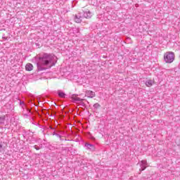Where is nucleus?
Listing matches in <instances>:
<instances>
[{"label":"nucleus","instance_id":"nucleus-1","mask_svg":"<svg viewBox=\"0 0 180 180\" xmlns=\"http://www.w3.org/2000/svg\"><path fill=\"white\" fill-rule=\"evenodd\" d=\"M57 63V57L51 53H43L38 59H37V71H44L47 69L46 65H49V68L56 65Z\"/></svg>","mask_w":180,"mask_h":180},{"label":"nucleus","instance_id":"nucleus-2","mask_svg":"<svg viewBox=\"0 0 180 180\" xmlns=\"http://www.w3.org/2000/svg\"><path fill=\"white\" fill-rule=\"evenodd\" d=\"M164 60L167 64L174 63V60H175V53H174V52H167L165 53Z\"/></svg>","mask_w":180,"mask_h":180},{"label":"nucleus","instance_id":"nucleus-3","mask_svg":"<svg viewBox=\"0 0 180 180\" xmlns=\"http://www.w3.org/2000/svg\"><path fill=\"white\" fill-rule=\"evenodd\" d=\"M27 112L30 113V115H32V120L34 122H32V124H35V126H39V124L37 122H35L36 118L37 117V115H39V112H37V110L34 108H27Z\"/></svg>","mask_w":180,"mask_h":180},{"label":"nucleus","instance_id":"nucleus-4","mask_svg":"<svg viewBox=\"0 0 180 180\" xmlns=\"http://www.w3.org/2000/svg\"><path fill=\"white\" fill-rule=\"evenodd\" d=\"M28 101L30 103H33L34 106H39V103H40V100L39 98H36L33 94L28 95Z\"/></svg>","mask_w":180,"mask_h":180},{"label":"nucleus","instance_id":"nucleus-5","mask_svg":"<svg viewBox=\"0 0 180 180\" xmlns=\"http://www.w3.org/2000/svg\"><path fill=\"white\" fill-rule=\"evenodd\" d=\"M140 165V169L139 171L141 172V171H144V169H146V168H147V160H141L139 163Z\"/></svg>","mask_w":180,"mask_h":180},{"label":"nucleus","instance_id":"nucleus-6","mask_svg":"<svg viewBox=\"0 0 180 180\" xmlns=\"http://www.w3.org/2000/svg\"><path fill=\"white\" fill-rule=\"evenodd\" d=\"M77 96H78V94H72L71 96V99H72L74 102H79V103L82 102V101H86L85 99L79 98Z\"/></svg>","mask_w":180,"mask_h":180},{"label":"nucleus","instance_id":"nucleus-7","mask_svg":"<svg viewBox=\"0 0 180 180\" xmlns=\"http://www.w3.org/2000/svg\"><path fill=\"white\" fill-rule=\"evenodd\" d=\"M84 147H86V150H90V151H95V145L89 143H85Z\"/></svg>","mask_w":180,"mask_h":180},{"label":"nucleus","instance_id":"nucleus-8","mask_svg":"<svg viewBox=\"0 0 180 180\" xmlns=\"http://www.w3.org/2000/svg\"><path fill=\"white\" fill-rule=\"evenodd\" d=\"M95 92L91 90H86L85 96H87V98H95Z\"/></svg>","mask_w":180,"mask_h":180},{"label":"nucleus","instance_id":"nucleus-9","mask_svg":"<svg viewBox=\"0 0 180 180\" xmlns=\"http://www.w3.org/2000/svg\"><path fill=\"white\" fill-rule=\"evenodd\" d=\"M74 19L76 23H81V22H82V16H81V14L75 15Z\"/></svg>","mask_w":180,"mask_h":180},{"label":"nucleus","instance_id":"nucleus-10","mask_svg":"<svg viewBox=\"0 0 180 180\" xmlns=\"http://www.w3.org/2000/svg\"><path fill=\"white\" fill-rule=\"evenodd\" d=\"M84 18H86V19H91V18H92V13L91 11L84 12Z\"/></svg>","mask_w":180,"mask_h":180},{"label":"nucleus","instance_id":"nucleus-11","mask_svg":"<svg viewBox=\"0 0 180 180\" xmlns=\"http://www.w3.org/2000/svg\"><path fill=\"white\" fill-rule=\"evenodd\" d=\"M58 96H59V98H65V96H67V94H65V93H64L63 91L58 90Z\"/></svg>","mask_w":180,"mask_h":180},{"label":"nucleus","instance_id":"nucleus-12","mask_svg":"<svg viewBox=\"0 0 180 180\" xmlns=\"http://www.w3.org/2000/svg\"><path fill=\"white\" fill-rule=\"evenodd\" d=\"M25 70L26 71H32L33 70V65L32 63H27L25 65Z\"/></svg>","mask_w":180,"mask_h":180},{"label":"nucleus","instance_id":"nucleus-13","mask_svg":"<svg viewBox=\"0 0 180 180\" xmlns=\"http://www.w3.org/2000/svg\"><path fill=\"white\" fill-rule=\"evenodd\" d=\"M153 84H154V82L151 79H149L146 82V86H148V87L153 86Z\"/></svg>","mask_w":180,"mask_h":180},{"label":"nucleus","instance_id":"nucleus-14","mask_svg":"<svg viewBox=\"0 0 180 180\" xmlns=\"http://www.w3.org/2000/svg\"><path fill=\"white\" fill-rule=\"evenodd\" d=\"M6 117L1 116L0 117V124H4L5 123Z\"/></svg>","mask_w":180,"mask_h":180},{"label":"nucleus","instance_id":"nucleus-15","mask_svg":"<svg viewBox=\"0 0 180 180\" xmlns=\"http://www.w3.org/2000/svg\"><path fill=\"white\" fill-rule=\"evenodd\" d=\"M94 109H99V108H101V105H100L99 103H96L94 105Z\"/></svg>","mask_w":180,"mask_h":180},{"label":"nucleus","instance_id":"nucleus-16","mask_svg":"<svg viewBox=\"0 0 180 180\" xmlns=\"http://www.w3.org/2000/svg\"><path fill=\"white\" fill-rule=\"evenodd\" d=\"M4 150V145L2 144V143H0V153H2Z\"/></svg>","mask_w":180,"mask_h":180},{"label":"nucleus","instance_id":"nucleus-17","mask_svg":"<svg viewBox=\"0 0 180 180\" xmlns=\"http://www.w3.org/2000/svg\"><path fill=\"white\" fill-rule=\"evenodd\" d=\"M81 106H83L84 108H85V103H84V101H82L79 102Z\"/></svg>","mask_w":180,"mask_h":180},{"label":"nucleus","instance_id":"nucleus-18","mask_svg":"<svg viewBox=\"0 0 180 180\" xmlns=\"http://www.w3.org/2000/svg\"><path fill=\"white\" fill-rule=\"evenodd\" d=\"M53 116H56V112H53V114L49 113V116L50 117H53Z\"/></svg>","mask_w":180,"mask_h":180},{"label":"nucleus","instance_id":"nucleus-19","mask_svg":"<svg viewBox=\"0 0 180 180\" xmlns=\"http://www.w3.org/2000/svg\"><path fill=\"white\" fill-rule=\"evenodd\" d=\"M34 148H35V150H40V148L37 145H34Z\"/></svg>","mask_w":180,"mask_h":180},{"label":"nucleus","instance_id":"nucleus-20","mask_svg":"<svg viewBox=\"0 0 180 180\" xmlns=\"http://www.w3.org/2000/svg\"><path fill=\"white\" fill-rule=\"evenodd\" d=\"M56 137H58V139H60V140H61V135L56 134Z\"/></svg>","mask_w":180,"mask_h":180},{"label":"nucleus","instance_id":"nucleus-21","mask_svg":"<svg viewBox=\"0 0 180 180\" xmlns=\"http://www.w3.org/2000/svg\"><path fill=\"white\" fill-rule=\"evenodd\" d=\"M20 106L25 105V102H23V101H20Z\"/></svg>","mask_w":180,"mask_h":180},{"label":"nucleus","instance_id":"nucleus-22","mask_svg":"<svg viewBox=\"0 0 180 180\" xmlns=\"http://www.w3.org/2000/svg\"><path fill=\"white\" fill-rule=\"evenodd\" d=\"M38 146L39 148V150L43 148V144L42 143L39 144Z\"/></svg>","mask_w":180,"mask_h":180},{"label":"nucleus","instance_id":"nucleus-23","mask_svg":"<svg viewBox=\"0 0 180 180\" xmlns=\"http://www.w3.org/2000/svg\"><path fill=\"white\" fill-rule=\"evenodd\" d=\"M37 47H40V44L39 42L35 43Z\"/></svg>","mask_w":180,"mask_h":180},{"label":"nucleus","instance_id":"nucleus-24","mask_svg":"<svg viewBox=\"0 0 180 180\" xmlns=\"http://www.w3.org/2000/svg\"><path fill=\"white\" fill-rule=\"evenodd\" d=\"M24 117H29V115L28 114H24Z\"/></svg>","mask_w":180,"mask_h":180},{"label":"nucleus","instance_id":"nucleus-25","mask_svg":"<svg viewBox=\"0 0 180 180\" xmlns=\"http://www.w3.org/2000/svg\"><path fill=\"white\" fill-rule=\"evenodd\" d=\"M52 134H53V136H56V135H57V133H56V131H53V132L52 133Z\"/></svg>","mask_w":180,"mask_h":180},{"label":"nucleus","instance_id":"nucleus-26","mask_svg":"<svg viewBox=\"0 0 180 180\" xmlns=\"http://www.w3.org/2000/svg\"><path fill=\"white\" fill-rule=\"evenodd\" d=\"M49 127L50 129H51V130H54V127H53L52 126H50Z\"/></svg>","mask_w":180,"mask_h":180},{"label":"nucleus","instance_id":"nucleus-27","mask_svg":"<svg viewBox=\"0 0 180 180\" xmlns=\"http://www.w3.org/2000/svg\"><path fill=\"white\" fill-rule=\"evenodd\" d=\"M91 140H95V138L94 136H92Z\"/></svg>","mask_w":180,"mask_h":180},{"label":"nucleus","instance_id":"nucleus-28","mask_svg":"<svg viewBox=\"0 0 180 180\" xmlns=\"http://www.w3.org/2000/svg\"><path fill=\"white\" fill-rule=\"evenodd\" d=\"M3 39H4V40H6V39H7V38H6V37H3Z\"/></svg>","mask_w":180,"mask_h":180},{"label":"nucleus","instance_id":"nucleus-29","mask_svg":"<svg viewBox=\"0 0 180 180\" xmlns=\"http://www.w3.org/2000/svg\"><path fill=\"white\" fill-rule=\"evenodd\" d=\"M179 68H180V63H179Z\"/></svg>","mask_w":180,"mask_h":180}]
</instances>
